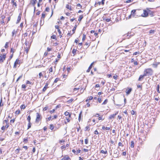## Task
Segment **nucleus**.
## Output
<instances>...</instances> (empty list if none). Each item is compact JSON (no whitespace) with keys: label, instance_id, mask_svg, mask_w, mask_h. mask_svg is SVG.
<instances>
[{"label":"nucleus","instance_id":"423d86ee","mask_svg":"<svg viewBox=\"0 0 160 160\" xmlns=\"http://www.w3.org/2000/svg\"><path fill=\"white\" fill-rule=\"evenodd\" d=\"M16 2L17 1L15 0H12L11 3L12 4V7H13L17 8V5Z\"/></svg>","mask_w":160,"mask_h":160},{"label":"nucleus","instance_id":"3c124183","mask_svg":"<svg viewBox=\"0 0 160 160\" xmlns=\"http://www.w3.org/2000/svg\"><path fill=\"white\" fill-rule=\"evenodd\" d=\"M90 129L89 127V126H87L85 127V130H89Z\"/></svg>","mask_w":160,"mask_h":160},{"label":"nucleus","instance_id":"1a4fd4ad","mask_svg":"<svg viewBox=\"0 0 160 160\" xmlns=\"http://www.w3.org/2000/svg\"><path fill=\"white\" fill-rule=\"evenodd\" d=\"M136 10L135 9H133L131 11V14L132 17H134L136 16Z\"/></svg>","mask_w":160,"mask_h":160},{"label":"nucleus","instance_id":"6e6552de","mask_svg":"<svg viewBox=\"0 0 160 160\" xmlns=\"http://www.w3.org/2000/svg\"><path fill=\"white\" fill-rule=\"evenodd\" d=\"M132 90V88H128V89L126 91V93L127 95H128L129 94Z\"/></svg>","mask_w":160,"mask_h":160},{"label":"nucleus","instance_id":"864d4df0","mask_svg":"<svg viewBox=\"0 0 160 160\" xmlns=\"http://www.w3.org/2000/svg\"><path fill=\"white\" fill-rule=\"evenodd\" d=\"M2 98H1V99L0 103V107L3 106V103H2Z\"/></svg>","mask_w":160,"mask_h":160},{"label":"nucleus","instance_id":"ea45409f","mask_svg":"<svg viewBox=\"0 0 160 160\" xmlns=\"http://www.w3.org/2000/svg\"><path fill=\"white\" fill-rule=\"evenodd\" d=\"M51 118H52V117H51V116H50V117H49L48 118H47V119H46V121L47 122H48L50 120H51Z\"/></svg>","mask_w":160,"mask_h":160},{"label":"nucleus","instance_id":"7ed1b4c3","mask_svg":"<svg viewBox=\"0 0 160 160\" xmlns=\"http://www.w3.org/2000/svg\"><path fill=\"white\" fill-rule=\"evenodd\" d=\"M6 58V54L4 53L3 55L0 56V62H3Z\"/></svg>","mask_w":160,"mask_h":160},{"label":"nucleus","instance_id":"0e129e2a","mask_svg":"<svg viewBox=\"0 0 160 160\" xmlns=\"http://www.w3.org/2000/svg\"><path fill=\"white\" fill-rule=\"evenodd\" d=\"M98 101L99 103H101V99L100 98H98Z\"/></svg>","mask_w":160,"mask_h":160},{"label":"nucleus","instance_id":"f257e3e1","mask_svg":"<svg viewBox=\"0 0 160 160\" xmlns=\"http://www.w3.org/2000/svg\"><path fill=\"white\" fill-rule=\"evenodd\" d=\"M153 71L151 68L145 69L144 71V75L146 76H151L153 74Z\"/></svg>","mask_w":160,"mask_h":160},{"label":"nucleus","instance_id":"a878e982","mask_svg":"<svg viewBox=\"0 0 160 160\" xmlns=\"http://www.w3.org/2000/svg\"><path fill=\"white\" fill-rule=\"evenodd\" d=\"M45 14L43 12L42 14V17H41V19H44V18H45Z\"/></svg>","mask_w":160,"mask_h":160},{"label":"nucleus","instance_id":"bb28decb","mask_svg":"<svg viewBox=\"0 0 160 160\" xmlns=\"http://www.w3.org/2000/svg\"><path fill=\"white\" fill-rule=\"evenodd\" d=\"M60 80V79L59 78H57L55 79L54 81V83H56L57 82Z\"/></svg>","mask_w":160,"mask_h":160},{"label":"nucleus","instance_id":"052dcab7","mask_svg":"<svg viewBox=\"0 0 160 160\" xmlns=\"http://www.w3.org/2000/svg\"><path fill=\"white\" fill-rule=\"evenodd\" d=\"M131 113L132 115H134L135 114V112L133 110H132V111H131Z\"/></svg>","mask_w":160,"mask_h":160},{"label":"nucleus","instance_id":"bf43d9fd","mask_svg":"<svg viewBox=\"0 0 160 160\" xmlns=\"http://www.w3.org/2000/svg\"><path fill=\"white\" fill-rule=\"evenodd\" d=\"M133 0H128L126 1V2L127 3H129L132 2Z\"/></svg>","mask_w":160,"mask_h":160},{"label":"nucleus","instance_id":"6ab92c4d","mask_svg":"<svg viewBox=\"0 0 160 160\" xmlns=\"http://www.w3.org/2000/svg\"><path fill=\"white\" fill-rule=\"evenodd\" d=\"M82 115V111H81L79 114L78 117V120L80 122Z\"/></svg>","mask_w":160,"mask_h":160},{"label":"nucleus","instance_id":"a18cd8bd","mask_svg":"<svg viewBox=\"0 0 160 160\" xmlns=\"http://www.w3.org/2000/svg\"><path fill=\"white\" fill-rule=\"evenodd\" d=\"M28 140L27 138H24L23 139V142H25V143H27L28 142Z\"/></svg>","mask_w":160,"mask_h":160},{"label":"nucleus","instance_id":"0eeeda50","mask_svg":"<svg viewBox=\"0 0 160 160\" xmlns=\"http://www.w3.org/2000/svg\"><path fill=\"white\" fill-rule=\"evenodd\" d=\"M20 61L18 59H17L15 62L14 63V65L13 66V68H15L16 67L17 65L18 64H20Z\"/></svg>","mask_w":160,"mask_h":160},{"label":"nucleus","instance_id":"6e6d98bb","mask_svg":"<svg viewBox=\"0 0 160 160\" xmlns=\"http://www.w3.org/2000/svg\"><path fill=\"white\" fill-rule=\"evenodd\" d=\"M51 38L53 39H55L56 38V36L53 35L51 36Z\"/></svg>","mask_w":160,"mask_h":160},{"label":"nucleus","instance_id":"72a5a7b5","mask_svg":"<svg viewBox=\"0 0 160 160\" xmlns=\"http://www.w3.org/2000/svg\"><path fill=\"white\" fill-rule=\"evenodd\" d=\"M54 126H53V125L52 124H51L50 125V129H51V130H52L53 129H54Z\"/></svg>","mask_w":160,"mask_h":160},{"label":"nucleus","instance_id":"c03bdc74","mask_svg":"<svg viewBox=\"0 0 160 160\" xmlns=\"http://www.w3.org/2000/svg\"><path fill=\"white\" fill-rule=\"evenodd\" d=\"M69 112H68L67 111L66 112L64 113V115L66 116H68V115H69Z\"/></svg>","mask_w":160,"mask_h":160},{"label":"nucleus","instance_id":"aec40b11","mask_svg":"<svg viewBox=\"0 0 160 160\" xmlns=\"http://www.w3.org/2000/svg\"><path fill=\"white\" fill-rule=\"evenodd\" d=\"M115 117V116L114 115V114H112L110 115V116L109 117V119H111L113 118H114Z\"/></svg>","mask_w":160,"mask_h":160},{"label":"nucleus","instance_id":"13d9d810","mask_svg":"<svg viewBox=\"0 0 160 160\" xmlns=\"http://www.w3.org/2000/svg\"><path fill=\"white\" fill-rule=\"evenodd\" d=\"M4 126L5 127V128H8L9 126L8 123H6V125Z\"/></svg>","mask_w":160,"mask_h":160},{"label":"nucleus","instance_id":"e2e57ef3","mask_svg":"<svg viewBox=\"0 0 160 160\" xmlns=\"http://www.w3.org/2000/svg\"><path fill=\"white\" fill-rule=\"evenodd\" d=\"M132 17V15L131 14L130 15H129V16H128V17L127 18V19L128 18V19H129L131 18Z\"/></svg>","mask_w":160,"mask_h":160},{"label":"nucleus","instance_id":"39448f33","mask_svg":"<svg viewBox=\"0 0 160 160\" xmlns=\"http://www.w3.org/2000/svg\"><path fill=\"white\" fill-rule=\"evenodd\" d=\"M146 9L148 10V15L149 14L151 17L153 16V14L154 13L153 12L151 11L149 8H147Z\"/></svg>","mask_w":160,"mask_h":160},{"label":"nucleus","instance_id":"4c0bfd02","mask_svg":"<svg viewBox=\"0 0 160 160\" xmlns=\"http://www.w3.org/2000/svg\"><path fill=\"white\" fill-rule=\"evenodd\" d=\"M88 139L87 138L85 140V144H87L88 143Z\"/></svg>","mask_w":160,"mask_h":160},{"label":"nucleus","instance_id":"f704fd0d","mask_svg":"<svg viewBox=\"0 0 160 160\" xmlns=\"http://www.w3.org/2000/svg\"><path fill=\"white\" fill-rule=\"evenodd\" d=\"M154 32H155L154 30H150L149 31V33H152V34H153V33H154Z\"/></svg>","mask_w":160,"mask_h":160},{"label":"nucleus","instance_id":"58836bf2","mask_svg":"<svg viewBox=\"0 0 160 160\" xmlns=\"http://www.w3.org/2000/svg\"><path fill=\"white\" fill-rule=\"evenodd\" d=\"M61 148L62 150H65L66 148V146H62L61 147Z\"/></svg>","mask_w":160,"mask_h":160},{"label":"nucleus","instance_id":"338daca9","mask_svg":"<svg viewBox=\"0 0 160 160\" xmlns=\"http://www.w3.org/2000/svg\"><path fill=\"white\" fill-rule=\"evenodd\" d=\"M55 28L56 29H57L58 30V29H59V26H58V25H56L55 26Z\"/></svg>","mask_w":160,"mask_h":160},{"label":"nucleus","instance_id":"ddd939ff","mask_svg":"<svg viewBox=\"0 0 160 160\" xmlns=\"http://www.w3.org/2000/svg\"><path fill=\"white\" fill-rule=\"evenodd\" d=\"M70 159L69 156H66L64 157L61 160H69Z\"/></svg>","mask_w":160,"mask_h":160},{"label":"nucleus","instance_id":"473e14b6","mask_svg":"<svg viewBox=\"0 0 160 160\" xmlns=\"http://www.w3.org/2000/svg\"><path fill=\"white\" fill-rule=\"evenodd\" d=\"M20 149H16L15 150V153H17V154H18V153L19 152V151H20Z\"/></svg>","mask_w":160,"mask_h":160},{"label":"nucleus","instance_id":"8fccbe9b","mask_svg":"<svg viewBox=\"0 0 160 160\" xmlns=\"http://www.w3.org/2000/svg\"><path fill=\"white\" fill-rule=\"evenodd\" d=\"M50 10V8L49 7H47L45 9V11L47 12H49Z\"/></svg>","mask_w":160,"mask_h":160},{"label":"nucleus","instance_id":"603ef678","mask_svg":"<svg viewBox=\"0 0 160 160\" xmlns=\"http://www.w3.org/2000/svg\"><path fill=\"white\" fill-rule=\"evenodd\" d=\"M39 78H41V77L42 76V73L41 72H40L39 73Z\"/></svg>","mask_w":160,"mask_h":160},{"label":"nucleus","instance_id":"9b49d317","mask_svg":"<svg viewBox=\"0 0 160 160\" xmlns=\"http://www.w3.org/2000/svg\"><path fill=\"white\" fill-rule=\"evenodd\" d=\"M146 76V75H144V74L142 75H140L138 78V80L139 81H141L143 79L144 77Z\"/></svg>","mask_w":160,"mask_h":160},{"label":"nucleus","instance_id":"20e7f679","mask_svg":"<svg viewBox=\"0 0 160 160\" xmlns=\"http://www.w3.org/2000/svg\"><path fill=\"white\" fill-rule=\"evenodd\" d=\"M141 16L143 17H146L148 16V13L147 9L143 10V12Z\"/></svg>","mask_w":160,"mask_h":160},{"label":"nucleus","instance_id":"4be33fe9","mask_svg":"<svg viewBox=\"0 0 160 160\" xmlns=\"http://www.w3.org/2000/svg\"><path fill=\"white\" fill-rule=\"evenodd\" d=\"M83 18V15H80L79 16V18L78 19V21L79 22H80L81 21V20H82V19Z\"/></svg>","mask_w":160,"mask_h":160},{"label":"nucleus","instance_id":"37998d69","mask_svg":"<svg viewBox=\"0 0 160 160\" xmlns=\"http://www.w3.org/2000/svg\"><path fill=\"white\" fill-rule=\"evenodd\" d=\"M31 127V122H28V129L29 128H30Z\"/></svg>","mask_w":160,"mask_h":160},{"label":"nucleus","instance_id":"a211bd4d","mask_svg":"<svg viewBox=\"0 0 160 160\" xmlns=\"http://www.w3.org/2000/svg\"><path fill=\"white\" fill-rule=\"evenodd\" d=\"M77 27V25H76L73 28L72 30V31L73 32L72 34H74L75 33Z\"/></svg>","mask_w":160,"mask_h":160},{"label":"nucleus","instance_id":"69168bd1","mask_svg":"<svg viewBox=\"0 0 160 160\" xmlns=\"http://www.w3.org/2000/svg\"><path fill=\"white\" fill-rule=\"evenodd\" d=\"M57 118V115H54L53 117L52 118V119H56Z\"/></svg>","mask_w":160,"mask_h":160},{"label":"nucleus","instance_id":"f03ea898","mask_svg":"<svg viewBox=\"0 0 160 160\" xmlns=\"http://www.w3.org/2000/svg\"><path fill=\"white\" fill-rule=\"evenodd\" d=\"M42 117L40 114L38 113H36V118L35 120V122L37 123L39 122L40 120H41Z\"/></svg>","mask_w":160,"mask_h":160},{"label":"nucleus","instance_id":"7c9ffc66","mask_svg":"<svg viewBox=\"0 0 160 160\" xmlns=\"http://www.w3.org/2000/svg\"><path fill=\"white\" fill-rule=\"evenodd\" d=\"M77 51V50L75 49H73L72 51V53L74 55L75 54L76 52Z\"/></svg>","mask_w":160,"mask_h":160},{"label":"nucleus","instance_id":"f8f14e48","mask_svg":"<svg viewBox=\"0 0 160 160\" xmlns=\"http://www.w3.org/2000/svg\"><path fill=\"white\" fill-rule=\"evenodd\" d=\"M100 152L102 153H104L106 154H108V152L107 150H106V149H105V150H101L100 151Z\"/></svg>","mask_w":160,"mask_h":160},{"label":"nucleus","instance_id":"b1692460","mask_svg":"<svg viewBox=\"0 0 160 160\" xmlns=\"http://www.w3.org/2000/svg\"><path fill=\"white\" fill-rule=\"evenodd\" d=\"M27 120L28 122H30V120H31V117L30 115H29L28 118H27Z\"/></svg>","mask_w":160,"mask_h":160},{"label":"nucleus","instance_id":"79ce46f5","mask_svg":"<svg viewBox=\"0 0 160 160\" xmlns=\"http://www.w3.org/2000/svg\"><path fill=\"white\" fill-rule=\"evenodd\" d=\"M61 105L60 104H59L56 106V108H55V109H56L58 108H60L61 107Z\"/></svg>","mask_w":160,"mask_h":160},{"label":"nucleus","instance_id":"680f3d73","mask_svg":"<svg viewBox=\"0 0 160 160\" xmlns=\"http://www.w3.org/2000/svg\"><path fill=\"white\" fill-rule=\"evenodd\" d=\"M118 146H122V147L123 146V145H122V143L121 142H119L118 143Z\"/></svg>","mask_w":160,"mask_h":160},{"label":"nucleus","instance_id":"dca6fc26","mask_svg":"<svg viewBox=\"0 0 160 160\" xmlns=\"http://www.w3.org/2000/svg\"><path fill=\"white\" fill-rule=\"evenodd\" d=\"M48 84L47 83L46 84L45 86H44V88H43V89H42V91L43 92H45L46 90V89L48 88Z\"/></svg>","mask_w":160,"mask_h":160},{"label":"nucleus","instance_id":"a19ab883","mask_svg":"<svg viewBox=\"0 0 160 160\" xmlns=\"http://www.w3.org/2000/svg\"><path fill=\"white\" fill-rule=\"evenodd\" d=\"M22 77V74L20 76L17 80L16 82H17L20 78H21Z\"/></svg>","mask_w":160,"mask_h":160},{"label":"nucleus","instance_id":"c756f323","mask_svg":"<svg viewBox=\"0 0 160 160\" xmlns=\"http://www.w3.org/2000/svg\"><path fill=\"white\" fill-rule=\"evenodd\" d=\"M20 113V111L19 110H17L15 112V113L16 114L18 115Z\"/></svg>","mask_w":160,"mask_h":160},{"label":"nucleus","instance_id":"09e8293b","mask_svg":"<svg viewBox=\"0 0 160 160\" xmlns=\"http://www.w3.org/2000/svg\"><path fill=\"white\" fill-rule=\"evenodd\" d=\"M14 51H15V50L12 48H11V50H10L11 52H12V53H13L14 52Z\"/></svg>","mask_w":160,"mask_h":160},{"label":"nucleus","instance_id":"de8ad7c7","mask_svg":"<svg viewBox=\"0 0 160 160\" xmlns=\"http://www.w3.org/2000/svg\"><path fill=\"white\" fill-rule=\"evenodd\" d=\"M8 119L5 120H4L3 121V124H4L5 123H7L8 122Z\"/></svg>","mask_w":160,"mask_h":160},{"label":"nucleus","instance_id":"e433bc0d","mask_svg":"<svg viewBox=\"0 0 160 160\" xmlns=\"http://www.w3.org/2000/svg\"><path fill=\"white\" fill-rule=\"evenodd\" d=\"M20 108L21 109H24L25 108V106L24 105H22L21 106Z\"/></svg>","mask_w":160,"mask_h":160},{"label":"nucleus","instance_id":"5701e85b","mask_svg":"<svg viewBox=\"0 0 160 160\" xmlns=\"http://www.w3.org/2000/svg\"><path fill=\"white\" fill-rule=\"evenodd\" d=\"M160 89V85H158L157 86V92L158 93H160V90H159Z\"/></svg>","mask_w":160,"mask_h":160},{"label":"nucleus","instance_id":"c85d7f7f","mask_svg":"<svg viewBox=\"0 0 160 160\" xmlns=\"http://www.w3.org/2000/svg\"><path fill=\"white\" fill-rule=\"evenodd\" d=\"M8 44V42H6L4 46L5 48H7L9 46Z\"/></svg>","mask_w":160,"mask_h":160},{"label":"nucleus","instance_id":"774afa93","mask_svg":"<svg viewBox=\"0 0 160 160\" xmlns=\"http://www.w3.org/2000/svg\"><path fill=\"white\" fill-rule=\"evenodd\" d=\"M49 72H52V67H51L49 69Z\"/></svg>","mask_w":160,"mask_h":160},{"label":"nucleus","instance_id":"5fc2aeb1","mask_svg":"<svg viewBox=\"0 0 160 160\" xmlns=\"http://www.w3.org/2000/svg\"><path fill=\"white\" fill-rule=\"evenodd\" d=\"M94 63V62H92L91 64V65H90V66H89V69H91V68H92V66L93 64Z\"/></svg>","mask_w":160,"mask_h":160},{"label":"nucleus","instance_id":"f3484780","mask_svg":"<svg viewBox=\"0 0 160 160\" xmlns=\"http://www.w3.org/2000/svg\"><path fill=\"white\" fill-rule=\"evenodd\" d=\"M21 19V17L20 16H19L18 18L16 23H18L20 21Z\"/></svg>","mask_w":160,"mask_h":160},{"label":"nucleus","instance_id":"cd10ccee","mask_svg":"<svg viewBox=\"0 0 160 160\" xmlns=\"http://www.w3.org/2000/svg\"><path fill=\"white\" fill-rule=\"evenodd\" d=\"M108 102V100L107 99H106L104 101V102L102 103V105H104L107 104Z\"/></svg>","mask_w":160,"mask_h":160},{"label":"nucleus","instance_id":"393cba45","mask_svg":"<svg viewBox=\"0 0 160 160\" xmlns=\"http://www.w3.org/2000/svg\"><path fill=\"white\" fill-rule=\"evenodd\" d=\"M103 20H105L107 22H109L111 21V19H110V18L105 19V18H103Z\"/></svg>","mask_w":160,"mask_h":160},{"label":"nucleus","instance_id":"412c9836","mask_svg":"<svg viewBox=\"0 0 160 160\" xmlns=\"http://www.w3.org/2000/svg\"><path fill=\"white\" fill-rule=\"evenodd\" d=\"M134 143L133 141L131 142V144L130 146L131 148H133L134 147Z\"/></svg>","mask_w":160,"mask_h":160},{"label":"nucleus","instance_id":"c9c22d12","mask_svg":"<svg viewBox=\"0 0 160 160\" xmlns=\"http://www.w3.org/2000/svg\"><path fill=\"white\" fill-rule=\"evenodd\" d=\"M16 32V31L14 29L12 32V36L13 37L15 34V33Z\"/></svg>","mask_w":160,"mask_h":160},{"label":"nucleus","instance_id":"4468645a","mask_svg":"<svg viewBox=\"0 0 160 160\" xmlns=\"http://www.w3.org/2000/svg\"><path fill=\"white\" fill-rule=\"evenodd\" d=\"M37 0H31V3L32 5L34 6L36 3Z\"/></svg>","mask_w":160,"mask_h":160},{"label":"nucleus","instance_id":"4d7b16f0","mask_svg":"<svg viewBox=\"0 0 160 160\" xmlns=\"http://www.w3.org/2000/svg\"><path fill=\"white\" fill-rule=\"evenodd\" d=\"M55 111V109H53L52 110H51L49 112L51 113H52L54 112Z\"/></svg>","mask_w":160,"mask_h":160},{"label":"nucleus","instance_id":"2f4dec72","mask_svg":"<svg viewBox=\"0 0 160 160\" xmlns=\"http://www.w3.org/2000/svg\"><path fill=\"white\" fill-rule=\"evenodd\" d=\"M93 97L92 96H90L88 98V99H87L86 100V102H87L88 100H91L92 99Z\"/></svg>","mask_w":160,"mask_h":160},{"label":"nucleus","instance_id":"49530a36","mask_svg":"<svg viewBox=\"0 0 160 160\" xmlns=\"http://www.w3.org/2000/svg\"><path fill=\"white\" fill-rule=\"evenodd\" d=\"M86 37V35H85L84 34H83V37H82V40L84 41Z\"/></svg>","mask_w":160,"mask_h":160},{"label":"nucleus","instance_id":"9d476101","mask_svg":"<svg viewBox=\"0 0 160 160\" xmlns=\"http://www.w3.org/2000/svg\"><path fill=\"white\" fill-rule=\"evenodd\" d=\"M81 150H75V149H73L72 150V152L75 154H77L78 153H79L81 152Z\"/></svg>","mask_w":160,"mask_h":160},{"label":"nucleus","instance_id":"2eb2a0df","mask_svg":"<svg viewBox=\"0 0 160 160\" xmlns=\"http://www.w3.org/2000/svg\"><path fill=\"white\" fill-rule=\"evenodd\" d=\"M66 8L67 9H69L71 11L72 10L71 6L69 5L68 4H66Z\"/></svg>","mask_w":160,"mask_h":160}]
</instances>
